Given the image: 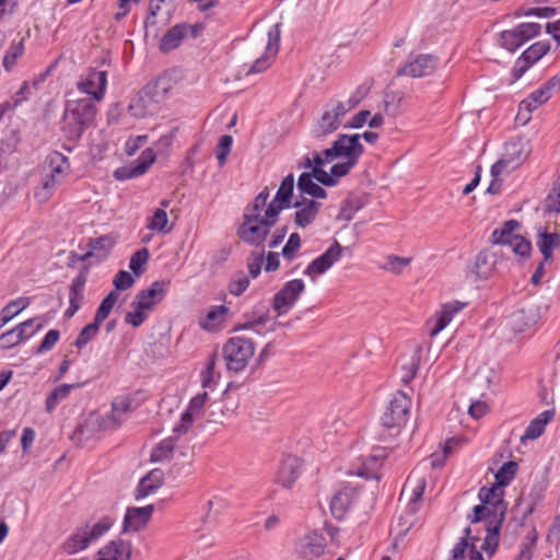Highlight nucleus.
<instances>
[{"label":"nucleus","instance_id":"ea45409f","mask_svg":"<svg viewBox=\"0 0 560 560\" xmlns=\"http://www.w3.org/2000/svg\"><path fill=\"white\" fill-rule=\"evenodd\" d=\"M494 264V257L488 250H481L476 256L474 272L478 279L487 280L492 275Z\"/></svg>","mask_w":560,"mask_h":560},{"label":"nucleus","instance_id":"39448f33","mask_svg":"<svg viewBox=\"0 0 560 560\" xmlns=\"http://www.w3.org/2000/svg\"><path fill=\"white\" fill-rule=\"evenodd\" d=\"M255 353V343L244 336L230 337L222 348L228 371L240 373L245 370Z\"/></svg>","mask_w":560,"mask_h":560},{"label":"nucleus","instance_id":"f03ea898","mask_svg":"<svg viewBox=\"0 0 560 560\" xmlns=\"http://www.w3.org/2000/svg\"><path fill=\"white\" fill-rule=\"evenodd\" d=\"M94 100L90 97L71 100L66 103L62 131L67 139L79 140L96 116Z\"/></svg>","mask_w":560,"mask_h":560},{"label":"nucleus","instance_id":"8fccbe9b","mask_svg":"<svg viewBox=\"0 0 560 560\" xmlns=\"http://www.w3.org/2000/svg\"><path fill=\"white\" fill-rule=\"evenodd\" d=\"M176 446L175 438H167L161 441L151 453L152 462L167 460L173 456L174 448Z\"/></svg>","mask_w":560,"mask_h":560},{"label":"nucleus","instance_id":"c03bdc74","mask_svg":"<svg viewBox=\"0 0 560 560\" xmlns=\"http://www.w3.org/2000/svg\"><path fill=\"white\" fill-rule=\"evenodd\" d=\"M486 529L487 536L485 537L481 545V550L491 557L497 552L499 546L501 521H494L493 524H490V527H487Z\"/></svg>","mask_w":560,"mask_h":560},{"label":"nucleus","instance_id":"2eb2a0df","mask_svg":"<svg viewBox=\"0 0 560 560\" xmlns=\"http://www.w3.org/2000/svg\"><path fill=\"white\" fill-rule=\"evenodd\" d=\"M293 191L294 175L290 173L282 179L273 200L268 203L267 209L269 210L270 217H279L282 210L293 207Z\"/></svg>","mask_w":560,"mask_h":560},{"label":"nucleus","instance_id":"49530a36","mask_svg":"<svg viewBox=\"0 0 560 560\" xmlns=\"http://www.w3.org/2000/svg\"><path fill=\"white\" fill-rule=\"evenodd\" d=\"M119 298V293L117 291H110L101 302L100 306L96 310L93 323H96L97 326L108 317L114 305L116 304Z\"/></svg>","mask_w":560,"mask_h":560},{"label":"nucleus","instance_id":"052dcab7","mask_svg":"<svg viewBox=\"0 0 560 560\" xmlns=\"http://www.w3.org/2000/svg\"><path fill=\"white\" fill-rule=\"evenodd\" d=\"M233 144V138L230 135H224L220 137L219 142L215 147V156L218 159L219 165L223 166L226 162V158L231 152Z\"/></svg>","mask_w":560,"mask_h":560},{"label":"nucleus","instance_id":"603ef678","mask_svg":"<svg viewBox=\"0 0 560 560\" xmlns=\"http://www.w3.org/2000/svg\"><path fill=\"white\" fill-rule=\"evenodd\" d=\"M112 408L110 420L114 422V427H118L122 422L120 415L131 410V400L128 397L118 398L113 401Z\"/></svg>","mask_w":560,"mask_h":560},{"label":"nucleus","instance_id":"a18cd8bd","mask_svg":"<svg viewBox=\"0 0 560 560\" xmlns=\"http://www.w3.org/2000/svg\"><path fill=\"white\" fill-rule=\"evenodd\" d=\"M512 320L514 323V329L518 331H524L526 328L533 326L537 322V314L529 308H521L513 313Z\"/></svg>","mask_w":560,"mask_h":560},{"label":"nucleus","instance_id":"aec40b11","mask_svg":"<svg viewBox=\"0 0 560 560\" xmlns=\"http://www.w3.org/2000/svg\"><path fill=\"white\" fill-rule=\"evenodd\" d=\"M35 319L31 318L27 319L19 325H16L14 328L8 330L7 332H3L0 336V348L2 349H10L16 345H19L21 341L31 338L33 335H35L38 330L43 328V324L38 323L34 329L30 334H26V327H31L34 325Z\"/></svg>","mask_w":560,"mask_h":560},{"label":"nucleus","instance_id":"9d476101","mask_svg":"<svg viewBox=\"0 0 560 560\" xmlns=\"http://www.w3.org/2000/svg\"><path fill=\"white\" fill-rule=\"evenodd\" d=\"M305 284L301 279L288 281L272 299V308L278 316L287 314L303 293Z\"/></svg>","mask_w":560,"mask_h":560},{"label":"nucleus","instance_id":"c9c22d12","mask_svg":"<svg viewBox=\"0 0 560 560\" xmlns=\"http://www.w3.org/2000/svg\"><path fill=\"white\" fill-rule=\"evenodd\" d=\"M560 90V75L556 74L547 80L540 88L533 91L528 97L535 102L538 106L548 102L553 91Z\"/></svg>","mask_w":560,"mask_h":560},{"label":"nucleus","instance_id":"864d4df0","mask_svg":"<svg viewBox=\"0 0 560 560\" xmlns=\"http://www.w3.org/2000/svg\"><path fill=\"white\" fill-rule=\"evenodd\" d=\"M397 77H420V54H411L410 60L397 70Z\"/></svg>","mask_w":560,"mask_h":560},{"label":"nucleus","instance_id":"423d86ee","mask_svg":"<svg viewBox=\"0 0 560 560\" xmlns=\"http://www.w3.org/2000/svg\"><path fill=\"white\" fill-rule=\"evenodd\" d=\"M540 33L541 25L539 23H520L511 30L498 33V45L509 52H515L524 44L539 36Z\"/></svg>","mask_w":560,"mask_h":560},{"label":"nucleus","instance_id":"1a4fd4ad","mask_svg":"<svg viewBox=\"0 0 560 560\" xmlns=\"http://www.w3.org/2000/svg\"><path fill=\"white\" fill-rule=\"evenodd\" d=\"M550 51L549 40H539L526 48L515 60L511 71L513 82L520 80L525 72Z\"/></svg>","mask_w":560,"mask_h":560},{"label":"nucleus","instance_id":"a19ab883","mask_svg":"<svg viewBox=\"0 0 560 560\" xmlns=\"http://www.w3.org/2000/svg\"><path fill=\"white\" fill-rule=\"evenodd\" d=\"M385 454H374L366 457L358 468L357 475L366 479H380V468Z\"/></svg>","mask_w":560,"mask_h":560},{"label":"nucleus","instance_id":"2f4dec72","mask_svg":"<svg viewBox=\"0 0 560 560\" xmlns=\"http://www.w3.org/2000/svg\"><path fill=\"white\" fill-rule=\"evenodd\" d=\"M340 125L341 121L325 107L323 115L313 127V137L322 140L328 135L335 132Z\"/></svg>","mask_w":560,"mask_h":560},{"label":"nucleus","instance_id":"58836bf2","mask_svg":"<svg viewBox=\"0 0 560 560\" xmlns=\"http://www.w3.org/2000/svg\"><path fill=\"white\" fill-rule=\"evenodd\" d=\"M45 165L49 170V174L63 178L69 171V160L66 155L58 151L50 152L46 160Z\"/></svg>","mask_w":560,"mask_h":560},{"label":"nucleus","instance_id":"4468645a","mask_svg":"<svg viewBox=\"0 0 560 560\" xmlns=\"http://www.w3.org/2000/svg\"><path fill=\"white\" fill-rule=\"evenodd\" d=\"M208 399L206 392L196 395L189 401L187 409L183 412L179 422L174 427L173 432L177 435L186 434L202 413V408Z\"/></svg>","mask_w":560,"mask_h":560},{"label":"nucleus","instance_id":"b1692460","mask_svg":"<svg viewBox=\"0 0 560 560\" xmlns=\"http://www.w3.org/2000/svg\"><path fill=\"white\" fill-rule=\"evenodd\" d=\"M86 283V271H81L69 287V307L65 312L66 318H71L81 308L84 299L83 290Z\"/></svg>","mask_w":560,"mask_h":560},{"label":"nucleus","instance_id":"5fc2aeb1","mask_svg":"<svg viewBox=\"0 0 560 560\" xmlns=\"http://www.w3.org/2000/svg\"><path fill=\"white\" fill-rule=\"evenodd\" d=\"M30 305L28 298H19L8 303L0 313L9 322Z\"/></svg>","mask_w":560,"mask_h":560},{"label":"nucleus","instance_id":"3c124183","mask_svg":"<svg viewBox=\"0 0 560 560\" xmlns=\"http://www.w3.org/2000/svg\"><path fill=\"white\" fill-rule=\"evenodd\" d=\"M506 505L503 499H497L493 503L488 504V513L486 518V528L490 527V524H493L494 521H501V525L504 521Z\"/></svg>","mask_w":560,"mask_h":560},{"label":"nucleus","instance_id":"ddd939ff","mask_svg":"<svg viewBox=\"0 0 560 560\" xmlns=\"http://www.w3.org/2000/svg\"><path fill=\"white\" fill-rule=\"evenodd\" d=\"M107 85V72L90 69L88 75L78 82V90L84 94L91 95L94 101L100 102L104 98Z\"/></svg>","mask_w":560,"mask_h":560},{"label":"nucleus","instance_id":"338daca9","mask_svg":"<svg viewBox=\"0 0 560 560\" xmlns=\"http://www.w3.org/2000/svg\"><path fill=\"white\" fill-rule=\"evenodd\" d=\"M269 198V188L265 187L254 199V201L248 205L244 212H252V214H261L264 208L268 207L267 201Z\"/></svg>","mask_w":560,"mask_h":560},{"label":"nucleus","instance_id":"de8ad7c7","mask_svg":"<svg viewBox=\"0 0 560 560\" xmlns=\"http://www.w3.org/2000/svg\"><path fill=\"white\" fill-rule=\"evenodd\" d=\"M114 245L115 241L109 235H102L96 238H90L88 247L93 253V256L96 255L100 258H105Z\"/></svg>","mask_w":560,"mask_h":560},{"label":"nucleus","instance_id":"774afa93","mask_svg":"<svg viewBox=\"0 0 560 560\" xmlns=\"http://www.w3.org/2000/svg\"><path fill=\"white\" fill-rule=\"evenodd\" d=\"M509 246H511L513 252L521 257L528 258L530 256L532 243L522 235L513 237V241Z\"/></svg>","mask_w":560,"mask_h":560},{"label":"nucleus","instance_id":"09e8293b","mask_svg":"<svg viewBox=\"0 0 560 560\" xmlns=\"http://www.w3.org/2000/svg\"><path fill=\"white\" fill-rule=\"evenodd\" d=\"M518 470V464L514 460L504 463L495 474V483L498 487L509 486L515 478Z\"/></svg>","mask_w":560,"mask_h":560},{"label":"nucleus","instance_id":"393cba45","mask_svg":"<svg viewBox=\"0 0 560 560\" xmlns=\"http://www.w3.org/2000/svg\"><path fill=\"white\" fill-rule=\"evenodd\" d=\"M245 323L238 324L233 328V331L253 330L260 335V326H264L269 320V311L264 305L255 306L250 312L245 315Z\"/></svg>","mask_w":560,"mask_h":560},{"label":"nucleus","instance_id":"473e14b6","mask_svg":"<svg viewBox=\"0 0 560 560\" xmlns=\"http://www.w3.org/2000/svg\"><path fill=\"white\" fill-rule=\"evenodd\" d=\"M354 497L355 492L351 488H343L337 492L330 502V510L332 515L336 518H342L348 509L352 505Z\"/></svg>","mask_w":560,"mask_h":560},{"label":"nucleus","instance_id":"0eeeda50","mask_svg":"<svg viewBox=\"0 0 560 560\" xmlns=\"http://www.w3.org/2000/svg\"><path fill=\"white\" fill-rule=\"evenodd\" d=\"M361 136L355 135H339L334 141L331 148L325 149L323 155L328 161H332L338 158H345L347 161L358 163L361 155L364 152V148L361 143Z\"/></svg>","mask_w":560,"mask_h":560},{"label":"nucleus","instance_id":"412c9836","mask_svg":"<svg viewBox=\"0 0 560 560\" xmlns=\"http://www.w3.org/2000/svg\"><path fill=\"white\" fill-rule=\"evenodd\" d=\"M153 512V504L142 508H128L124 518V532H138L145 527L151 520Z\"/></svg>","mask_w":560,"mask_h":560},{"label":"nucleus","instance_id":"7ed1b4c3","mask_svg":"<svg viewBox=\"0 0 560 560\" xmlns=\"http://www.w3.org/2000/svg\"><path fill=\"white\" fill-rule=\"evenodd\" d=\"M278 218L270 217L268 209H265L264 215L244 212L243 222L240 224L236 234L244 243L264 248V243L271 228L276 225Z\"/></svg>","mask_w":560,"mask_h":560},{"label":"nucleus","instance_id":"f257e3e1","mask_svg":"<svg viewBox=\"0 0 560 560\" xmlns=\"http://www.w3.org/2000/svg\"><path fill=\"white\" fill-rule=\"evenodd\" d=\"M411 405V397L404 390H397L392 395L380 418L383 428L377 438L380 442L387 443L388 438H395L400 433L410 417Z\"/></svg>","mask_w":560,"mask_h":560},{"label":"nucleus","instance_id":"6e6552de","mask_svg":"<svg viewBox=\"0 0 560 560\" xmlns=\"http://www.w3.org/2000/svg\"><path fill=\"white\" fill-rule=\"evenodd\" d=\"M410 490V499H409V510L406 512L405 515H400L398 518V532L397 536L395 538V541L393 542V548H397L398 542L402 537L407 534V532L413 526V524L417 522V510L419 505L420 500V485H418V481L412 478L410 475L406 483L404 485L400 499Z\"/></svg>","mask_w":560,"mask_h":560},{"label":"nucleus","instance_id":"f704fd0d","mask_svg":"<svg viewBox=\"0 0 560 560\" xmlns=\"http://www.w3.org/2000/svg\"><path fill=\"white\" fill-rule=\"evenodd\" d=\"M296 187L300 192L299 198L304 197V195L315 199L327 198V191L314 182V178L308 172H304L299 176Z\"/></svg>","mask_w":560,"mask_h":560},{"label":"nucleus","instance_id":"6e6d98bb","mask_svg":"<svg viewBox=\"0 0 560 560\" xmlns=\"http://www.w3.org/2000/svg\"><path fill=\"white\" fill-rule=\"evenodd\" d=\"M547 489L548 481L546 479L535 480L528 493L529 502L533 503V505L540 504L545 499Z\"/></svg>","mask_w":560,"mask_h":560},{"label":"nucleus","instance_id":"6ab92c4d","mask_svg":"<svg viewBox=\"0 0 560 560\" xmlns=\"http://www.w3.org/2000/svg\"><path fill=\"white\" fill-rule=\"evenodd\" d=\"M293 208L298 209L294 213V223L299 228L304 229L315 221L322 208V203L314 199L301 197L293 202Z\"/></svg>","mask_w":560,"mask_h":560},{"label":"nucleus","instance_id":"4be33fe9","mask_svg":"<svg viewBox=\"0 0 560 560\" xmlns=\"http://www.w3.org/2000/svg\"><path fill=\"white\" fill-rule=\"evenodd\" d=\"M132 545L128 540H110L97 552L96 560H130Z\"/></svg>","mask_w":560,"mask_h":560},{"label":"nucleus","instance_id":"a211bd4d","mask_svg":"<svg viewBox=\"0 0 560 560\" xmlns=\"http://www.w3.org/2000/svg\"><path fill=\"white\" fill-rule=\"evenodd\" d=\"M342 246L335 241L330 247L315 258L304 270V275L314 277L325 273L332 265L339 260L342 254Z\"/></svg>","mask_w":560,"mask_h":560},{"label":"nucleus","instance_id":"5701e85b","mask_svg":"<svg viewBox=\"0 0 560 560\" xmlns=\"http://www.w3.org/2000/svg\"><path fill=\"white\" fill-rule=\"evenodd\" d=\"M301 470V462L295 456H287L282 459L276 476L277 483L283 488H291L298 480Z\"/></svg>","mask_w":560,"mask_h":560},{"label":"nucleus","instance_id":"72a5a7b5","mask_svg":"<svg viewBox=\"0 0 560 560\" xmlns=\"http://www.w3.org/2000/svg\"><path fill=\"white\" fill-rule=\"evenodd\" d=\"M527 155L528 151L525 149L524 143L521 140L512 139L505 143L502 158L509 161L511 170H515L526 160Z\"/></svg>","mask_w":560,"mask_h":560},{"label":"nucleus","instance_id":"0e129e2a","mask_svg":"<svg viewBox=\"0 0 560 560\" xmlns=\"http://www.w3.org/2000/svg\"><path fill=\"white\" fill-rule=\"evenodd\" d=\"M409 262L410 258L389 255L388 257H386V261L382 265V268L384 270L399 275L402 271V269L409 265Z\"/></svg>","mask_w":560,"mask_h":560},{"label":"nucleus","instance_id":"f8f14e48","mask_svg":"<svg viewBox=\"0 0 560 560\" xmlns=\"http://www.w3.org/2000/svg\"><path fill=\"white\" fill-rule=\"evenodd\" d=\"M155 86L147 85L130 102L129 113L136 118L152 115L158 108Z\"/></svg>","mask_w":560,"mask_h":560},{"label":"nucleus","instance_id":"4c0bfd02","mask_svg":"<svg viewBox=\"0 0 560 560\" xmlns=\"http://www.w3.org/2000/svg\"><path fill=\"white\" fill-rule=\"evenodd\" d=\"M520 228L516 220H509L503 223L500 229H495L491 234V243L494 245H510L513 237H517L514 231Z\"/></svg>","mask_w":560,"mask_h":560},{"label":"nucleus","instance_id":"680f3d73","mask_svg":"<svg viewBox=\"0 0 560 560\" xmlns=\"http://www.w3.org/2000/svg\"><path fill=\"white\" fill-rule=\"evenodd\" d=\"M149 259V249L148 248H141L132 254L129 262V268L132 270V272L137 276L141 275L143 272V266L147 264Z\"/></svg>","mask_w":560,"mask_h":560},{"label":"nucleus","instance_id":"20e7f679","mask_svg":"<svg viewBox=\"0 0 560 560\" xmlns=\"http://www.w3.org/2000/svg\"><path fill=\"white\" fill-rule=\"evenodd\" d=\"M114 520L109 516H103L95 524L85 523L77 527L75 530L62 542L61 549L66 555H75L85 550L92 542L98 540L113 526Z\"/></svg>","mask_w":560,"mask_h":560},{"label":"nucleus","instance_id":"7c9ffc66","mask_svg":"<svg viewBox=\"0 0 560 560\" xmlns=\"http://www.w3.org/2000/svg\"><path fill=\"white\" fill-rule=\"evenodd\" d=\"M325 548V537L318 533H312L303 538L300 552L304 558L314 559L324 555Z\"/></svg>","mask_w":560,"mask_h":560},{"label":"nucleus","instance_id":"c756f323","mask_svg":"<svg viewBox=\"0 0 560 560\" xmlns=\"http://www.w3.org/2000/svg\"><path fill=\"white\" fill-rule=\"evenodd\" d=\"M188 24H176L170 28L161 38L159 48L162 52H170L178 48L187 35Z\"/></svg>","mask_w":560,"mask_h":560},{"label":"nucleus","instance_id":"bb28decb","mask_svg":"<svg viewBox=\"0 0 560 560\" xmlns=\"http://www.w3.org/2000/svg\"><path fill=\"white\" fill-rule=\"evenodd\" d=\"M228 313L225 305L212 306L205 316L199 317L198 324L205 331L215 332L221 328Z\"/></svg>","mask_w":560,"mask_h":560},{"label":"nucleus","instance_id":"f3484780","mask_svg":"<svg viewBox=\"0 0 560 560\" xmlns=\"http://www.w3.org/2000/svg\"><path fill=\"white\" fill-rule=\"evenodd\" d=\"M154 160L155 154L153 150L147 149L141 153L138 160L129 163L128 165L118 167L114 172V176L118 180H126L141 176L148 171Z\"/></svg>","mask_w":560,"mask_h":560},{"label":"nucleus","instance_id":"4d7b16f0","mask_svg":"<svg viewBox=\"0 0 560 560\" xmlns=\"http://www.w3.org/2000/svg\"><path fill=\"white\" fill-rule=\"evenodd\" d=\"M168 222L167 214L164 209H156L148 222V229L159 232H170L171 228H166Z\"/></svg>","mask_w":560,"mask_h":560},{"label":"nucleus","instance_id":"e433bc0d","mask_svg":"<svg viewBox=\"0 0 560 560\" xmlns=\"http://www.w3.org/2000/svg\"><path fill=\"white\" fill-rule=\"evenodd\" d=\"M537 246L544 257V261H549L552 259L553 249L560 247V235L557 232H540L538 234Z\"/></svg>","mask_w":560,"mask_h":560},{"label":"nucleus","instance_id":"c85d7f7f","mask_svg":"<svg viewBox=\"0 0 560 560\" xmlns=\"http://www.w3.org/2000/svg\"><path fill=\"white\" fill-rule=\"evenodd\" d=\"M164 480V472L161 469H153L144 476L138 483L136 489V499L140 500L154 493Z\"/></svg>","mask_w":560,"mask_h":560},{"label":"nucleus","instance_id":"69168bd1","mask_svg":"<svg viewBox=\"0 0 560 560\" xmlns=\"http://www.w3.org/2000/svg\"><path fill=\"white\" fill-rule=\"evenodd\" d=\"M131 307L132 311L127 312L125 315V323L137 328L145 322L148 317L145 314L147 311L144 308H138V304L135 302L131 303Z\"/></svg>","mask_w":560,"mask_h":560},{"label":"nucleus","instance_id":"cd10ccee","mask_svg":"<svg viewBox=\"0 0 560 560\" xmlns=\"http://www.w3.org/2000/svg\"><path fill=\"white\" fill-rule=\"evenodd\" d=\"M555 415V409H548L539 413L529 422L521 441L536 440L541 436L546 430V425L553 419Z\"/></svg>","mask_w":560,"mask_h":560},{"label":"nucleus","instance_id":"bf43d9fd","mask_svg":"<svg viewBox=\"0 0 560 560\" xmlns=\"http://www.w3.org/2000/svg\"><path fill=\"white\" fill-rule=\"evenodd\" d=\"M100 331V326L96 323L88 324L78 335L74 346L78 349L84 348Z\"/></svg>","mask_w":560,"mask_h":560},{"label":"nucleus","instance_id":"9b49d317","mask_svg":"<svg viewBox=\"0 0 560 560\" xmlns=\"http://www.w3.org/2000/svg\"><path fill=\"white\" fill-rule=\"evenodd\" d=\"M267 36H268V42L266 45L265 54L260 58H257L252 63L250 68L246 72V74L260 73V72L265 71L266 69H268L271 66L276 55L278 54L279 46H280V37H281L280 24L277 23V24L272 25L268 30Z\"/></svg>","mask_w":560,"mask_h":560},{"label":"nucleus","instance_id":"e2e57ef3","mask_svg":"<svg viewBox=\"0 0 560 560\" xmlns=\"http://www.w3.org/2000/svg\"><path fill=\"white\" fill-rule=\"evenodd\" d=\"M24 52V44L23 42H19L16 44L11 45L10 49L7 51L3 58V68L7 71H11L14 67L16 59L21 57Z\"/></svg>","mask_w":560,"mask_h":560},{"label":"nucleus","instance_id":"13d9d810","mask_svg":"<svg viewBox=\"0 0 560 560\" xmlns=\"http://www.w3.org/2000/svg\"><path fill=\"white\" fill-rule=\"evenodd\" d=\"M248 287H249L248 277L243 271H240L229 282L228 289L232 295L240 296L247 290Z\"/></svg>","mask_w":560,"mask_h":560},{"label":"nucleus","instance_id":"a878e982","mask_svg":"<svg viewBox=\"0 0 560 560\" xmlns=\"http://www.w3.org/2000/svg\"><path fill=\"white\" fill-rule=\"evenodd\" d=\"M467 303L452 301L442 305L441 311L435 315L434 326L431 328L430 335L433 337L443 330L452 320L453 316L460 312Z\"/></svg>","mask_w":560,"mask_h":560},{"label":"nucleus","instance_id":"37998d69","mask_svg":"<svg viewBox=\"0 0 560 560\" xmlns=\"http://www.w3.org/2000/svg\"><path fill=\"white\" fill-rule=\"evenodd\" d=\"M81 384H61L54 388L46 398L45 405L47 412H52L59 402L66 399L70 392L74 388H79Z\"/></svg>","mask_w":560,"mask_h":560},{"label":"nucleus","instance_id":"79ce46f5","mask_svg":"<svg viewBox=\"0 0 560 560\" xmlns=\"http://www.w3.org/2000/svg\"><path fill=\"white\" fill-rule=\"evenodd\" d=\"M538 541V532L533 525L520 545V551L513 560H533Z\"/></svg>","mask_w":560,"mask_h":560},{"label":"nucleus","instance_id":"dca6fc26","mask_svg":"<svg viewBox=\"0 0 560 560\" xmlns=\"http://www.w3.org/2000/svg\"><path fill=\"white\" fill-rule=\"evenodd\" d=\"M168 285L170 281L156 280L150 288L139 291L133 302L138 304V308L153 311L163 301Z\"/></svg>","mask_w":560,"mask_h":560}]
</instances>
